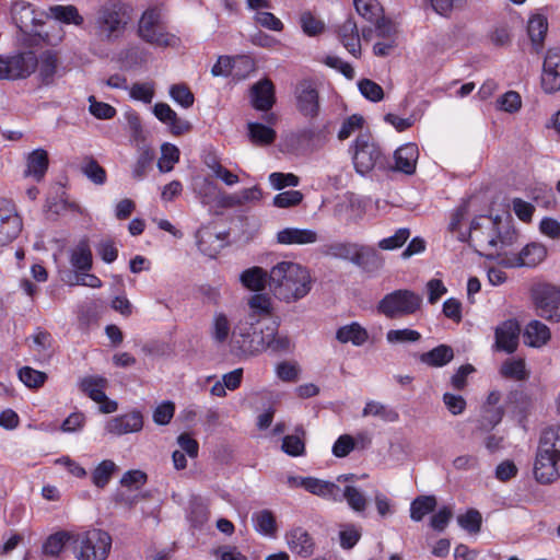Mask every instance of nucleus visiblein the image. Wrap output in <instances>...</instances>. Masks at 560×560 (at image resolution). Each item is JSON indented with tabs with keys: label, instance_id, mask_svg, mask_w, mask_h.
<instances>
[{
	"label": "nucleus",
	"instance_id": "a878e982",
	"mask_svg": "<svg viewBox=\"0 0 560 560\" xmlns=\"http://www.w3.org/2000/svg\"><path fill=\"white\" fill-rule=\"evenodd\" d=\"M550 337L551 332L548 326L536 319L526 325L523 334L524 343L533 348L542 347L550 340Z\"/></svg>",
	"mask_w": 560,
	"mask_h": 560
},
{
	"label": "nucleus",
	"instance_id": "cd10ccee",
	"mask_svg": "<svg viewBox=\"0 0 560 560\" xmlns=\"http://www.w3.org/2000/svg\"><path fill=\"white\" fill-rule=\"evenodd\" d=\"M252 522L254 529L266 538H276L278 532V524L275 514L264 509L258 512H254L252 515Z\"/></svg>",
	"mask_w": 560,
	"mask_h": 560
},
{
	"label": "nucleus",
	"instance_id": "0e129e2a",
	"mask_svg": "<svg viewBox=\"0 0 560 560\" xmlns=\"http://www.w3.org/2000/svg\"><path fill=\"white\" fill-rule=\"evenodd\" d=\"M89 110L97 119H112L116 115V109L112 105L98 102L95 96L89 97Z\"/></svg>",
	"mask_w": 560,
	"mask_h": 560
},
{
	"label": "nucleus",
	"instance_id": "f257e3e1",
	"mask_svg": "<svg viewBox=\"0 0 560 560\" xmlns=\"http://www.w3.org/2000/svg\"><path fill=\"white\" fill-rule=\"evenodd\" d=\"M312 283L310 270L295 261H280L269 272L270 289L276 298L287 303L296 302L306 296L312 289Z\"/></svg>",
	"mask_w": 560,
	"mask_h": 560
},
{
	"label": "nucleus",
	"instance_id": "3c124183",
	"mask_svg": "<svg viewBox=\"0 0 560 560\" xmlns=\"http://www.w3.org/2000/svg\"><path fill=\"white\" fill-rule=\"evenodd\" d=\"M262 192L258 186L244 188L226 198L229 206H242L248 202L259 201Z\"/></svg>",
	"mask_w": 560,
	"mask_h": 560
},
{
	"label": "nucleus",
	"instance_id": "603ef678",
	"mask_svg": "<svg viewBox=\"0 0 560 560\" xmlns=\"http://www.w3.org/2000/svg\"><path fill=\"white\" fill-rule=\"evenodd\" d=\"M361 530L353 524H343L339 530V542L343 550H351L361 539Z\"/></svg>",
	"mask_w": 560,
	"mask_h": 560
},
{
	"label": "nucleus",
	"instance_id": "20e7f679",
	"mask_svg": "<svg viewBox=\"0 0 560 560\" xmlns=\"http://www.w3.org/2000/svg\"><path fill=\"white\" fill-rule=\"evenodd\" d=\"M129 20L127 5L120 1L112 0L97 9L91 22V27L100 39L113 42L121 36Z\"/></svg>",
	"mask_w": 560,
	"mask_h": 560
},
{
	"label": "nucleus",
	"instance_id": "dca6fc26",
	"mask_svg": "<svg viewBox=\"0 0 560 560\" xmlns=\"http://www.w3.org/2000/svg\"><path fill=\"white\" fill-rule=\"evenodd\" d=\"M295 100L299 112L307 117L315 118L319 114V97L318 92L308 80H303L295 86Z\"/></svg>",
	"mask_w": 560,
	"mask_h": 560
},
{
	"label": "nucleus",
	"instance_id": "423d86ee",
	"mask_svg": "<svg viewBox=\"0 0 560 560\" xmlns=\"http://www.w3.org/2000/svg\"><path fill=\"white\" fill-rule=\"evenodd\" d=\"M138 33L144 42L158 47H173L178 42L175 35L165 30L162 24L161 11L156 8L143 12Z\"/></svg>",
	"mask_w": 560,
	"mask_h": 560
},
{
	"label": "nucleus",
	"instance_id": "6ab92c4d",
	"mask_svg": "<svg viewBox=\"0 0 560 560\" xmlns=\"http://www.w3.org/2000/svg\"><path fill=\"white\" fill-rule=\"evenodd\" d=\"M520 325L517 322L509 319L495 328L494 347L499 351L513 353L518 346Z\"/></svg>",
	"mask_w": 560,
	"mask_h": 560
},
{
	"label": "nucleus",
	"instance_id": "4be33fe9",
	"mask_svg": "<svg viewBox=\"0 0 560 560\" xmlns=\"http://www.w3.org/2000/svg\"><path fill=\"white\" fill-rule=\"evenodd\" d=\"M289 549L302 558H310L314 553V541L306 529L301 526L293 527L287 533Z\"/></svg>",
	"mask_w": 560,
	"mask_h": 560
},
{
	"label": "nucleus",
	"instance_id": "4468645a",
	"mask_svg": "<svg viewBox=\"0 0 560 560\" xmlns=\"http://www.w3.org/2000/svg\"><path fill=\"white\" fill-rule=\"evenodd\" d=\"M541 89L547 94L560 90V47H550L545 56L540 78Z\"/></svg>",
	"mask_w": 560,
	"mask_h": 560
},
{
	"label": "nucleus",
	"instance_id": "393cba45",
	"mask_svg": "<svg viewBox=\"0 0 560 560\" xmlns=\"http://www.w3.org/2000/svg\"><path fill=\"white\" fill-rule=\"evenodd\" d=\"M252 103L259 110H268L275 103V88L270 80L257 82L250 90Z\"/></svg>",
	"mask_w": 560,
	"mask_h": 560
},
{
	"label": "nucleus",
	"instance_id": "bf43d9fd",
	"mask_svg": "<svg viewBox=\"0 0 560 560\" xmlns=\"http://www.w3.org/2000/svg\"><path fill=\"white\" fill-rule=\"evenodd\" d=\"M81 170L82 173L96 185H103L106 180L105 170L93 159H88Z\"/></svg>",
	"mask_w": 560,
	"mask_h": 560
},
{
	"label": "nucleus",
	"instance_id": "13d9d810",
	"mask_svg": "<svg viewBox=\"0 0 560 560\" xmlns=\"http://www.w3.org/2000/svg\"><path fill=\"white\" fill-rule=\"evenodd\" d=\"M360 93L371 102H380L384 97L383 88L370 79H362L358 82Z\"/></svg>",
	"mask_w": 560,
	"mask_h": 560
},
{
	"label": "nucleus",
	"instance_id": "b1692460",
	"mask_svg": "<svg viewBox=\"0 0 560 560\" xmlns=\"http://www.w3.org/2000/svg\"><path fill=\"white\" fill-rule=\"evenodd\" d=\"M69 261L73 269L79 271H90L93 266V256L90 242L86 237L80 240L69 252Z\"/></svg>",
	"mask_w": 560,
	"mask_h": 560
},
{
	"label": "nucleus",
	"instance_id": "1a4fd4ad",
	"mask_svg": "<svg viewBox=\"0 0 560 560\" xmlns=\"http://www.w3.org/2000/svg\"><path fill=\"white\" fill-rule=\"evenodd\" d=\"M532 298L538 316L549 322H560L559 287L550 283H538L532 288Z\"/></svg>",
	"mask_w": 560,
	"mask_h": 560
},
{
	"label": "nucleus",
	"instance_id": "9d476101",
	"mask_svg": "<svg viewBox=\"0 0 560 560\" xmlns=\"http://www.w3.org/2000/svg\"><path fill=\"white\" fill-rule=\"evenodd\" d=\"M112 549L110 535L101 528L86 530L80 540L79 560H105Z\"/></svg>",
	"mask_w": 560,
	"mask_h": 560
},
{
	"label": "nucleus",
	"instance_id": "c03bdc74",
	"mask_svg": "<svg viewBox=\"0 0 560 560\" xmlns=\"http://www.w3.org/2000/svg\"><path fill=\"white\" fill-rule=\"evenodd\" d=\"M454 357L453 349L446 345H440L427 353H422V362L431 366H443Z\"/></svg>",
	"mask_w": 560,
	"mask_h": 560
},
{
	"label": "nucleus",
	"instance_id": "9b49d317",
	"mask_svg": "<svg viewBox=\"0 0 560 560\" xmlns=\"http://www.w3.org/2000/svg\"><path fill=\"white\" fill-rule=\"evenodd\" d=\"M420 304L419 298L408 290H397L386 294L378 303L377 310L386 317H400L413 313Z\"/></svg>",
	"mask_w": 560,
	"mask_h": 560
},
{
	"label": "nucleus",
	"instance_id": "ddd939ff",
	"mask_svg": "<svg viewBox=\"0 0 560 560\" xmlns=\"http://www.w3.org/2000/svg\"><path fill=\"white\" fill-rule=\"evenodd\" d=\"M21 230L22 220L14 205L7 199H0V246L11 243Z\"/></svg>",
	"mask_w": 560,
	"mask_h": 560
},
{
	"label": "nucleus",
	"instance_id": "4c0bfd02",
	"mask_svg": "<svg viewBox=\"0 0 560 560\" xmlns=\"http://www.w3.org/2000/svg\"><path fill=\"white\" fill-rule=\"evenodd\" d=\"M72 539V535L66 530H59L49 535L42 545V552L48 556H59L66 545Z\"/></svg>",
	"mask_w": 560,
	"mask_h": 560
},
{
	"label": "nucleus",
	"instance_id": "2eb2a0df",
	"mask_svg": "<svg viewBox=\"0 0 560 560\" xmlns=\"http://www.w3.org/2000/svg\"><path fill=\"white\" fill-rule=\"evenodd\" d=\"M107 381L101 376H86L81 380L80 388L92 400L100 404V410L103 413L115 412L118 405L114 400H109L105 394Z\"/></svg>",
	"mask_w": 560,
	"mask_h": 560
},
{
	"label": "nucleus",
	"instance_id": "4d7b16f0",
	"mask_svg": "<svg viewBox=\"0 0 560 560\" xmlns=\"http://www.w3.org/2000/svg\"><path fill=\"white\" fill-rule=\"evenodd\" d=\"M155 85L153 82L135 83L129 89V95L136 101L151 103L154 97Z\"/></svg>",
	"mask_w": 560,
	"mask_h": 560
},
{
	"label": "nucleus",
	"instance_id": "49530a36",
	"mask_svg": "<svg viewBox=\"0 0 560 560\" xmlns=\"http://www.w3.org/2000/svg\"><path fill=\"white\" fill-rule=\"evenodd\" d=\"M500 373L505 378L516 381L526 380L528 376L525 368V361L523 359H509L504 361L501 365Z\"/></svg>",
	"mask_w": 560,
	"mask_h": 560
},
{
	"label": "nucleus",
	"instance_id": "338daca9",
	"mask_svg": "<svg viewBox=\"0 0 560 560\" xmlns=\"http://www.w3.org/2000/svg\"><path fill=\"white\" fill-rule=\"evenodd\" d=\"M353 4L357 12L370 22H372L381 11L376 0H353Z\"/></svg>",
	"mask_w": 560,
	"mask_h": 560
},
{
	"label": "nucleus",
	"instance_id": "680f3d73",
	"mask_svg": "<svg viewBox=\"0 0 560 560\" xmlns=\"http://www.w3.org/2000/svg\"><path fill=\"white\" fill-rule=\"evenodd\" d=\"M153 159V151L148 147L142 148L137 162L133 165L132 176L137 179H141L145 175L147 170L151 165Z\"/></svg>",
	"mask_w": 560,
	"mask_h": 560
},
{
	"label": "nucleus",
	"instance_id": "a211bd4d",
	"mask_svg": "<svg viewBox=\"0 0 560 560\" xmlns=\"http://www.w3.org/2000/svg\"><path fill=\"white\" fill-rule=\"evenodd\" d=\"M143 427L142 416L138 411L110 418L105 424V431L112 435H124L138 432Z\"/></svg>",
	"mask_w": 560,
	"mask_h": 560
},
{
	"label": "nucleus",
	"instance_id": "bb28decb",
	"mask_svg": "<svg viewBox=\"0 0 560 560\" xmlns=\"http://www.w3.org/2000/svg\"><path fill=\"white\" fill-rule=\"evenodd\" d=\"M248 316L245 320L261 324L262 320L268 319L271 315V299L267 294H254L248 300Z\"/></svg>",
	"mask_w": 560,
	"mask_h": 560
},
{
	"label": "nucleus",
	"instance_id": "473e14b6",
	"mask_svg": "<svg viewBox=\"0 0 560 560\" xmlns=\"http://www.w3.org/2000/svg\"><path fill=\"white\" fill-rule=\"evenodd\" d=\"M208 517L209 510L207 504L203 503L198 495L192 494L186 511V518L190 526L195 529H201L208 522Z\"/></svg>",
	"mask_w": 560,
	"mask_h": 560
},
{
	"label": "nucleus",
	"instance_id": "a18cd8bd",
	"mask_svg": "<svg viewBox=\"0 0 560 560\" xmlns=\"http://www.w3.org/2000/svg\"><path fill=\"white\" fill-rule=\"evenodd\" d=\"M117 468V465L113 460H102L92 472L93 485L100 489L105 488Z\"/></svg>",
	"mask_w": 560,
	"mask_h": 560
},
{
	"label": "nucleus",
	"instance_id": "c85d7f7f",
	"mask_svg": "<svg viewBox=\"0 0 560 560\" xmlns=\"http://www.w3.org/2000/svg\"><path fill=\"white\" fill-rule=\"evenodd\" d=\"M48 168V154L43 149L32 151L26 159L24 175L40 182Z\"/></svg>",
	"mask_w": 560,
	"mask_h": 560
},
{
	"label": "nucleus",
	"instance_id": "de8ad7c7",
	"mask_svg": "<svg viewBox=\"0 0 560 560\" xmlns=\"http://www.w3.org/2000/svg\"><path fill=\"white\" fill-rule=\"evenodd\" d=\"M504 410L502 407L483 406L480 419L478 420V429L481 431H490L499 424L503 418Z\"/></svg>",
	"mask_w": 560,
	"mask_h": 560
},
{
	"label": "nucleus",
	"instance_id": "69168bd1",
	"mask_svg": "<svg viewBox=\"0 0 560 560\" xmlns=\"http://www.w3.org/2000/svg\"><path fill=\"white\" fill-rule=\"evenodd\" d=\"M147 479H148V476L144 471L139 470V469H132V470L126 471L122 475V477L120 479V485L124 488L138 490L145 485Z\"/></svg>",
	"mask_w": 560,
	"mask_h": 560
},
{
	"label": "nucleus",
	"instance_id": "f704fd0d",
	"mask_svg": "<svg viewBox=\"0 0 560 560\" xmlns=\"http://www.w3.org/2000/svg\"><path fill=\"white\" fill-rule=\"evenodd\" d=\"M345 48L354 57L361 54L360 37L357 24L352 20H347L340 27L339 32Z\"/></svg>",
	"mask_w": 560,
	"mask_h": 560
},
{
	"label": "nucleus",
	"instance_id": "58836bf2",
	"mask_svg": "<svg viewBox=\"0 0 560 560\" xmlns=\"http://www.w3.org/2000/svg\"><path fill=\"white\" fill-rule=\"evenodd\" d=\"M49 16L67 24L82 25L83 16L74 5H54L49 8Z\"/></svg>",
	"mask_w": 560,
	"mask_h": 560
},
{
	"label": "nucleus",
	"instance_id": "412c9836",
	"mask_svg": "<svg viewBox=\"0 0 560 560\" xmlns=\"http://www.w3.org/2000/svg\"><path fill=\"white\" fill-rule=\"evenodd\" d=\"M319 236L312 229L284 228L277 232L276 241L280 245H310L318 242Z\"/></svg>",
	"mask_w": 560,
	"mask_h": 560
},
{
	"label": "nucleus",
	"instance_id": "5701e85b",
	"mask_svg": "<svg viewBox=\"0 0 560 560\" xmlns=\"http://www.w3.org/2000/svg\"><path fill=\"white\" fill-rule=\"evenodd\" d=\"M419 154V149L416 143L402 144L394 153V168L405 174L415 173Z\"/></svg>",
	"mask_w": 560,
	"mask_h": 560
},
{
	"label": "nucleus",
	"instance_id": "774afa93",
	"mask_svg": "<svg viewBox=\"0 0 560 560\" xmlns=\"http://www.w3.org/2000/svg\"><path fill=\"white\" fill-rule=\"evenodd\" d=\"M211 553L217 560H246V557L236 546L222 545L212 549Z\"/></svg>",
	"mask_w": 560,
	"mask_h": 560
},
{
	"label": "nucleus",
	"instance_id": "c756f323",
	"mask_svg": "<svg viewBox=\"0 0 560 560\" xmlns=\"http://www.w3.org/2000/svg\"><path fill=\"white\" fill-rule=\"evenodd\" d=\"M336 339L341 343L350 342L355 347H361L368 341L369 334L359 323L352 322L337 329Z\"/></svg>",
	"mask_w": 560,
	"mask_h": 560
},
{
	"label": "nucleus",
	"instance_id": "0eeeda50",
	"mask_svg": "<svg viewBox=\"0 0 560 560\" xmlns=\"http://www.w3.org/2000/svg\"><path fill=\"white\" fill-rule=\"evenodd\" d=\"M364 476L354 474L340 475L336 482L325 481L313 477L289 476L285 482L288 488L304 490H361L365 485Z\"/></svg>",
	"mask_w": 560,
	"mask_h": 560
},
{
	"label": "nucleus",
	"instance_id": "f8f14e48",
	"mask_svg": "<svg viewBox=\"0 0 560 560\" xmlns=\"http://www.w3.org/2000/svg\"><path fill=\"white\" fill-rule=\"evenodd\" d=\"M255 68L253 59L246 55L220 56L211 69L213 77H229L234 74L244 79Z\"/></svg>",
	"mask_w": 560,
	"mask_h": 560
},
{
	"label": "nucleus",
	"instance_id": "aec40b11",
	"mask_svg": "<svg viewBox=\"0 0 560 560\" xmlns=\"http://www.w3.org/2000/svg\"><path fill=\"white\" fill-rule=\"evenodd\" d=\"M12 20L24 35H37L43 37V32L35 30V13L32 7L25 2H15L11 9Z\"/></svg>",
	"mask_w": 560,
	"mask_h": 560
},
{
	"label": "nucleus",
	"instance_id": "e433bc0d",
	"mask_svg": "<svg viewBox=\"0 0 560 560\" xmlns=\"http://www.w3.org/2000/svg\"><path fill=\"white\" fill-rule=\"evenodd\" d=\"M458 526L469 535H477L481 530L482 515L476 509H467L456 516Z\"/></svg>",
	"mask_w": 560,
	"mask_h": 560
},
{
	"label": "nucleus",
	"instance_id": "7c9ffc66",
	"mask_svg": "<svg viewBox=\"0 0 560 560\" xmlns=\"http://www.w3.org/2000/svg\"><path fill=\"white\" fill-rule=\"evenodd\" d=\"M196 242L199 250L210 258H214L221 247L220 235L206 226H202L197 231Z\"/></svg>",
	"mask_w": 560,
	"mask_h": 560
},
{
	"label": "nucleus",
	"instance_id": "7ed1b4c3",
	"mask_svg": "<svg viewBox=\"0 0 560 560\" xmlns=\"http://www.w3.org/2000/svg\"><path fill=\"white\" fill-rule=\"evenodd\" d=\"M534 476L541 485H549L560 478V425L549 427L541 432Z\"/></svg>",
	"mask_w": 560,
	"mask_h": 560
},
{
	"label": "nucleus",
	"instance_id": "5fc2aeb1",
	"mask_svg": "<svg viewBox=\"0 0 560 560\" xmlns=\"http://www.w3.org/2000/svg\"><path fill=\"white\" fill-rule=\"evenodd\" d=\"M420 338V334L413 329H390L386 334V340L392 345H404L416 342Z\"/></svg>",
	"mask_w": 560,
	"mask_h": 560
},
{
	"label": "nucleus",
	"instance_id": "052dcab7",
	"mask_svg": "<svg viewBox=\"0 0 560 560\" xmlns=\"http://www.w3.org/2000/svg\"><path fill=\"white\" fill-rule=\"evenodd\" d=\"M364 124V118L361 115L353 114L341 124L338 131V139L346 140L351 137L358 130H361Z\"/></svg>",
	"mask_w": 560,
	"mask_h": 560
},
{
	"label": "nucleus",
	"instance_id": "ea45409f",
	"mask_svg": "<svg viewBox=\"0 0 560 560\" xmlns=\"http://www.w3.org/2000/svg\"><path fill=\"white\" fill-rule=\"evenodd\" d=\"M241 282L252 291H260L265 288L267 272L260 267H253L242 272Z\"/></svg>",
	"mask_w": 560,
	"mask_h": 560
},
{
	"label": "nucleus",
	"instance_id": "2f4dec72",
	"mask_svg": "<svg viewBox=\"0 0 560 560\" xmlns=\"http://www.w3.org/2000/svg\"><path fill=\"white\" fill-rule=\"evenodd\" d=\"M547 257V248L541 243L527 244L517 255L515 266L536 267Z\"/></svg>",
	"mask_w": 560,
	"mask_h": 560
},
{
	"label": "nucleus",
	"instance_id": "6e6552de",
	"mask_svg": "<svg viewBox=\"0 0 560 560\" xmlns=\"http://www.w3.org/2000/svg\"><path fill=\"white\" fill-rule=\"evenodd\" d=\"M352 150L353 165L359 174L365 175L376 166L382 165L383 153L370 135H359L352 145Z\"/></svg>",
	"mask_w": 560,
	"mask_h": 560
},
{
	"label": "nucleus",
	"instance_id": "79ce46f5",
	"mask_svg": "<svg viewBox=\"0 0 560 560\" xmlns=\"http://www.w3.org/2000/svg\"><path fill=\"white\" fill-rule=\"evenodd\" d=\"M180 156L179 149L170 142L161 145V156L158 162V167L162 173L171 172L175 164L178 163Z\"/></svg>",
	"mask_w": 560,
	"mask_h": 560
},
{
	"label": "nucleus",
	"instance_id": "e2e57ef3",
	"mask_svg": "<svg viewBox=\"0 0 560 560\" xmlns=\"http://www.w3.org/2000/svg\"><path fill=\"white\" fill-rule=\"evenodd\" d=\"M409 236H410L409 230L402 228V229H399L398 231H396V233L394 235L382 238L377 245L383 250H393V249L401 247L407 242Z\"/></svg>",
	"mask_w": 560,
	"mask_h": 560
},
{
	"label": "nucleus",
	"instance_id": "a19ab883",
	"mask_svg": "<svg viewBox=\"0 0 560 560\" xmlns=\"http://www.w3.org/2000/svg\"><path fill=\"white\" fill-rule=\"evenodd\" d=\"M352 260L360 267L372 270L383 266V259L374 248H360L354 252Z\"/></svg>",
	"mask_w": 560,
	"mask_h": 560
},
{
	"label": "nucleus",
	"instance_id": "c9c22d12",
	"mask_svg": "<svg viewBox=\"0 0 560 560\" xmlns=\"http://www.w3.org/2000/svg\"><path fill=\"white\" fill-rule=\"evenodd\" d=\"M210 334L217 343L225 342L231 335V323L226 314L215 312L212 317Z\"/></svg>",
	"mask_w": 560,
	"mask_h": 560
},
{
	"label": "nucleus",
	"instance_id": "37998d69",
	"mask_svg": "<svg viewBox=\"0 0 560 560\" xmlns=\"http://www.w3.org/2000/svg\"><path fill=\"white\" fill-rule=\"evenodd\" d=\"M57 56L51 51H45L37 59L38 72L42 81L46 84L50 83L57 71Z\"/></svg>",
	"mask_w": 560,
	"mask_h": 560
},
{
	"label": "nucleus",
	"instance_id": "864d4df0",
	"mask_svg": "<svg viewBox=\"0 0 560 560\" xmlns=\"http://www.w3.org/2000/svg\"><path fill=\"white\" fill-rule=\"evenodd\" d=\"M20 381L28 388H38L44 385L47 375L30 366H24L19 371Z\"/></svg>",
	"mask_w": 560,
	"mask_h": 560
},
{
	"label": "nucleus",
	"instance_id": "f3484780",
	"mask_svg": "<svg viewBox=\"0 0 560 560\" xmlns=\"http://www.w3.org/2000/svg\"><path fill=\"white\" fill-rule=\"evenodd\" d=\"M7 59V80L25 79L37 68V57L32 51L18 52Z\"/></svg>",
	"mask_w": 560,
	"mask_h": 560
},
{
	"label": "nucleus",
	"instance_id": "39448f33",
	"mask_svg": "<svg viewBox=\"0 0 560 560\" xmlns=\"http://www.w3.org/2000/svg\"><path fill=\"white\" fill-rule=\"evenodd\" d=\"M270 328L265 332L260 324L241 320L232 332V342L244 353L255 354L267 350Z\"/></svg>",
	"mask_w": 560,
	"mask_h": 560
},
{
	"label": "nucleus",
	"instance_id": "72a5a7b5",
	"mask_svg": "<svg viewBox=\"0 0 560 560\" xmlns=\"http://www.w3.org/2000/svg\"><path fill=\"white\" fill-rule=\"evenodd\" d=\"M547 31L548 21L546 16L542 14H535L529 19L527 24V32L536 52H539V50L542 48Z\"/></svg>",
	"mask_w": 560,
	"mask_h": 560
},
{
	"label": "nucleus",
	"instance_id": "6e6d98bb",
	"mask_svg": "<svg viewBox=\"0 0 560 560\" xmlns=\"http://www.w3.org/2000/svg\"><path fill=\"white\" fill-rule=\"evenodd\" d=\"M171 98L184 108H189L194 105V94L185 84H173L170 88Z\"/></svg>",
	"mask_w": 560,
	"mask_h": 560
},
{
	"label": "nucleus",
	"instance_id": "f03ea898",
	"mask_svg": "<svg viewBox=\"0 0 560 560\" xmlns=\"http://www.w3.org/2000/svg\"><path fill=\"white\" fill-rule=\"evenodd\" d=\"M516 240V231L509 224H502L499 215L494 219L480 217L472 220L469 232V243L476 252L485 257L492 258Z\"/></svg>",
	"mask_w": 560,
	"mask_h": 560
},
{
	"label": "nucleus",
	"instance_id": "8fccbe9b",
	"mask_svg": "<svg viewBox=\"0 0 560 560\" xmlns=\"http://www.w3.org/2000/svg\"><path fill=\"white\" fill-rule=\"evenodd\" d=\"M363 416L378 417L385 421H396L398 413L380 401H368L363 408Z\"/></svg>",
	"mask_w": 560,
	"mask_h": 560
},
{
	"label": "nucleus",
	"instance_id": "09e8293b",
	"mask_svg": "<svg viewBox=\"0 0 560 560\" xmlns=\"http://www.w3.org/2000/svg\"><path fill=\"white\" fill-rule=\"evenodd\" d=\"M248 135L250 141L256 144H269L276 138V132L273 129L259 122L248 124Z\"/></svg>",
	"mask_w": 560,
	"mask_h": 560
}]
</instances>
